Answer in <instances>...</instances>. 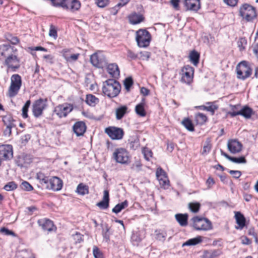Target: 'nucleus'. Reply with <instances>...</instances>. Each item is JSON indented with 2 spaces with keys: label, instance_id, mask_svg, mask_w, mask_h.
Here are the masks:
<instances>
[{
  "label": "nucleus",
  "instance_id": "nucleus-1",
  "mask_svg": "<svg viewBox=\"0 0 258 258\" xmlns=\"http://www.w3.org/2000/svg\"><path fill=\"white\" fill-rule=\"evenodd\" d=\"M0 60H3V64L7 71L16 72L21 66V58L18 49L10 44L0 45Z\"/></svg>",
  "mask_w": 258,
  "mask_h": 258
},
{
  "label": "nucleus",
  "instance_id": "nucleus-2",
  "mask_svg": "<svg viewBox=\"0 0 258 258\" xmlns=\"http://www.w3.org/2000/svg\"><path fill=\"white\" fill-rule=\"evenodd\" d=\"M238 16L245 22H253L257 17L256 8L247 3L241 4L238 11Z\"/></svg>",
  "mask_w": 258,
  "mask_h": 258
},
{
  "label": "nucleus",
  "instance_id": "nucleus-3",
  "mask_svg": "<svg viewBox=\"0 0 258 258\" xmlns=\"http://www.w3.org/2000/svg\"><path fill=\"white\" fill-rule=\"evenodd\" d=\"M102 92L109 98H114L118 96L121 90L120 83L114 79H108L103 83Z\"/></svg>",
  "mask_w": 258,
  "mask_h": 258
},
{
  "label": "nucleus",
  "instance_id": "nucleus-4",
  "mask_svg": "<svg viewBox=\"0 0 258 258\" xmlns=\"http://www.w3.org/2000/svg\"><path fill=\"white\" fill-rule=\"evenodd\" d=\"M52 5L56 7H61L63 10L74 13L79 11L81 7L79 0H55Z\"/></svg>",
  "mask_w": 258,
  "mask_h": 258
},
{
  "label": "nucleus",
  "instance_id": "nucleus-5",
  "mask_svg": "<svg viewBox=\"0 0 258 258\" xmlns=\"http://www.w3.org/2000/svg\"><path fill=\"white\" fill-rule=\"evenodd\" d=\"M152 40L151 33L146 29H140L136 32V41L141 48H146L150 45Z\"/></svg>",
  "mask_w": 258,
  "mask_h": 258
},
{
  "label": "nucleus",
  "instance_id": "nucleus-6",
  "mask_svg": "<svg viewBox=\"0 0 258 258\" xmlns=\"http://www.w3.org/2000/svg\"><path fill=\"white\" fill-rule=\"evenodd\" d=\"M22 84L21 77L19 74H14L11 77L10 85L7 92V96L13 98L18 95Z\"/></svg>",
  "mask_w": 258,
  "mask_h": 258
},
{
  "label": "nucleus",
  "instance_id": "nucleus-7",
  "mask_svg": "<svg viewBox=\"0 0 258 258\" xmlns=\"http://www.w3.org/2000/svg\"><path fill=\"white\" fill-rule=\"evenodd\" d=\"M192 227L197 231H208L212 229L211 222L207 218L196 216L191 219Z\"/></svg>",
  "mask_w": 258,
  "mask_h": 258
},
{
  "label": "nucleus",
  "instance_id": "nucleus-8",
  "mask_svg": "<svg viewBox=\"0 0 258 258\" xmlns=\"http://www.w3.org/2000/svg\"><path fill=\"white\" fill-rule=\"evenodd\" d=\"M194 73L195 69L193 67L189 65L183 66L179 73L180 76V81L186 85H190L193 82Z\"/></svg>",
  "mask_w": 258,
  "mask_h": 258
},
{
  "label": "nucleus",
  "instance_id": "nucleus-9",
  "mask_svg": "<svg viewBox=\"0 0 258 258\" xmlns=\"http://www.w3.org/2000/svg\"><path fill=\"white\" fill-rule=\"evenodd\" d=\"M236 71L237 78L242 80L248 78L252 74V69L246 61L239 63L236 66Z\"/></svg>",
  "mask_w": 258,
  "mask_h": 258
},
{
  "label": "nucleus",
  "instance_id": "nucleus-10",
  "mask_svg": "<svg viewBox=\"0 0 258 258\" xmlns=\"http://www.w3.org/2000/svg\"><path fill=\"white\" fill-rule=\"evenodd\" d=\"M112 157L117 163L121 164H127L130 161L129 153L123 148L115 149L113 153Z\"/></svg>",
  "mask_w": 258,
  "mask_h": 258
},
{
  "label": "nucleus",
  "instance_id": "nucleus-11",
  "mask_svg": "<svg viewBox=\"0 0 258 258\" xmlns=\"http://www.w3.org/2000/svg\"><path fill=\"white\" fill-rule=\"evenodd\" d=\"M37 223L42 230L47 234L55 233L57 231V227L54 222L48 218L39 219L37 220Z\"/></svg>",
  "mask_w": 258,
  "mask_h": 258
},
{
  "label": "nucleus",
  "instance_id": "nucleus-12",
  "mask_svg": "<svg viewBox=\"0 0 258 258\" xmlns=\"http://www.w3.org/2000/svg\"><path fill=\"white\" fill-rule=\"evenodd\" d=\"M74 109L72 104L64 103L56 106L53 110V115H56L59 118L66 117Z\"/></svg>",
  "mask_w": 258,
  "mask_h": 258
},
{
  "label": "nucleus",
  "instance_id": "nucleus-13",
  "mask_svg": "<svg viewBox=\"0 0 258 258\" xmlns=\"http://www.w3.org/2000/svg\"><path fill=\"white\" fill-rule=\"evenodd\" d=\"M47 98H40L36 100L32 105V113L34 117L38 118L41 116L43 111L47 106Z\"/></svg>",
  "mask_w": 258,
  "mask_h": 258
},
{
  "label": "nucleus",
  "instance_id": "nucleus-14",
  "mask_svg": "<svg viewBox=\"0 0 258 258\" xmlns=\"http://www.w3.org/2000/svg\"><path fill=\"white\" fill-rule=\"evenodd\" d=\"M2 122L5 128L4 130V135L10 137L12 135V129L16 127V120L11 114H6L2 116Z\"/></svg>",
  "mask_w": 258,
  "mask_h": 258
},
{
  "label": "nucleus",
  "instance_id": "nucleus-15",
  "mask_svg": "<svg viewBox=\"0 0 258 258\" xmlns=\"http://www.w3.org/2000/svg\"><path fill=\"white\" fill-rule=\"evenodd\" d=\"M104 131L109 137L113 140H121L124 135L123 130L121 128L115 126H108L105 128Z\"/></svg>",
  "mask_w": 258,
  "mask_h": 258
},
{
  "label": "nucleus",
  "instance_id": "nucleus-16",
  "mask_svg": "<svg viewBox=\"0 0 258 258\" xmlns=\"http://www.w3.org/2000/svg\"><path fill=\"white\" fill-rule=\"evenodd\" d=\"M156 176L162 188L164 189L169 188L170 181L166 173L161 168L157 169Z\"/></svg>",
  "mask_w": 258,
  "mask_h": 258
},
{
  "label": "nucleus",
  "instance_id": "nucleus-17",
  "mask_svg": "<svg viewBox=\"0 0 258 258\" xmlns=\"http://www.w3.org/2000/svg\"><path fill=\"white\" fill-rule=\"evenodd\" d=\"M13 156V147L10 145L0 146V161H6L12 158Z\"/></svg>",
  "mask_w": 258,
  "mask_h": 258
},
{
  "label": "nucleus",
  "instance_id": "nucleus-18",
  "mask_svg": "<svg viewBox=\"0 0 258 258\" xmlns=\"http://www.w3.org/2000/svg\"><path fill=\"white\" fill-rule=\"evenodd\" d=\"M242 144L237 139H230L227 142L228 151L232 154L240 153L242 149Z\"/></svg>",
  "mask_w": 258,
  "mask_h": 258
},
{
  "label": "nucleus",
  "instance_id": "nucleus-19",
  "mask_svg": "<svg viewBox=\"0 0 258 258\" xmlns=\"http://www.w3.org/2000/svg\"><path fill=\"white\" fill-rule=\"evenodd\" d=\"M227 114L231 117H233L237 115H240L246 119H249L254 114L252 109L247 106H244L242 108L237 111L228 112Z\"/></svg>",
  "mask_w": 258,
  "mask_h": 258
},
{
  "label": "nucleus",
  "instance_id": "nucleus-20",
  "mask_svg": "<svg viewBox=\"0 0 258 258\" xmlns=\"http://www.w3.org/2000/svg\"><path fill=\"white\" fill-rule=\"evenodd\" d=\"M183 3L186 11L197 12L201 9L200 0H184Z\"/></svg>",
  "mask_w": 258,
  "mask_h": 258
},
{
  "label": "nucleus",
  "instance_id": "nucleus-21",
  "mask_svg": "<svg viewBox=\"0 0 258 258\" xmlns=\"http://www.w3.org/2000/svg\"><path fill=\"white\" fill-rule=\"evenodd\" d=\"M62 186V180L60 178L54 176L50 177V183L47 187V189L57 191L61 189Z\"/></svg>",
  "mask_w": 258,
  "mask_h": 258
},
{
  "label": "nucleus",
  "instance_id": "nucleus-22",
  "mask_svg": "<svg viewBox=\"0 0 258 258\" xmlns=\"http://www.w3.org/2000/svg\"><path fill=\"white\" fill-rule=\"evenodd\" d=\"M106 71L113 79H118L120 77V70L116 63H109L106 67Z\"/></svg>",
  "mask_w": 258,
  "mask_h": 258
},
{
  "label": "nucleus",
  "instance_id": "nucleus-23",
  "mask_svg": "<svg viewBox=\"0 0 258 258\" xmlns=\"http://www.w3.org/2000/svg\"><path fill=\"white\" fill-rule=\"evenodd\" d=\"M127 19L131 24L137 25L144 22L145 18L143 14L134 12L127 16Z\"/></svg>",
  "mask_w": 258,
  "mask_h": 258
},
{
  "label": "nucleus",
  "instance_id": "nucleus-24",
  "mask_svg": "<svg viewBox=\"0 0 258 258\" xmlns=\"http://www.w3.org/2000/svg\"><path fill=\"white\" fill-rule=\"evenodd\" d=\"M87 126L85 122L78 121L76 122L73 126V130L77 137L83 136L86 132Z\"/></svg>",
  "mask_w": 258,
  "mask_h": 258
},
{
  "label": "nucleus",
  "instance_id": "nucleus-25",
  "mask_svg": "<svg viewBox=\"0 0 258 258\" xmlns=\"http://www.w3.org/2000/svg\"><path fill=\"white\" fill-rule=\"evenodd\" d=\"M234 213V218L237 224L235 229L241 230L246 226V219L240 212H235Z\"/></svg>",
  "mask_w": 258,
  "mask_h": 258
},
{
  "label": "nucleus",
  "instance_id": "nucleus-26",
  "mask_svg": "<svg viewBox=\"0 0 258 258\" xmlns=\"http://www.w3.org/2000/svg\"><path fill=\"white\" fill-rule=\"evenodd\" d=\"M222 253V250L219 249L204 250L201 257L202 258H217Z\"/></svg>",
  "mask_w": 258,
  "mask_h": 258
},
{
  "label": "nucleus",
  "instance_id": "nucleus-27",
  "mask_svg": "<svg viewBox=\"0 0 258 258\" xmlns=\"http://www.w3.org/2000/svg\"><path fill=\"white\" fill-rule=\"evenodd\" d=\"M96 206L100 209H107L109 206V194L107 190H105L103 192V200L97 203Z\"/></svg>",
  "mask_w": 258,
  "mask_h": 258
},
{
  "label": "nucleus",
  "instance_id": "nucleus-28",
  "mask_svg": "<svg viewBox=\"0 0 258 258\" xmlns=\"http://www.w3.org/2000/svg\"><path fill=\"white\" fill-rule=\"evenodd\" d=\"M175 218L181 226L185 227L188 225V215L187 214H176L175 215Z\"/></svg>",
  "mask_w": 258,
  "mask_h": 258
},
{
  "label": "nucleus",
  "instance_id": "nucleus-29",
  "mask_svg": "<svg viewBox=\"0 0 258 258\" xmlns=\"http://www.w3.org/2000/svg\"><path fill=\"white\" fill-rule=\"evenodd\" d=\"M206 105H202L200 108L204 110L209 111L212 115L215 114V112L218 109V106L215 104V102H208Z\"/></svg>",
  "mask_w": 258,
  "mask_h": 258
},
{
  "label": "nucleus",
  "instance_id": "nucleus-30",
  "mask_svg": "<svg viewBox=\"0 0 258 258\" xmlns=\"http://www.w3.org/2000/svg\"><path fill=\"white\" fill-rule=\"evenodd\" d=\"M221 154L226 158L233 162L236 163H245L246 162V160L244 156H241L238 158L232 157L222 150H221Z\"/></svg>",
  "mask_w": 258,
  "mask_h": 258
},
{
  "label": "nucleus",
  "instance_id": "nucleus-31",
  "mask_svg": "<svg viewBox=\"0 0 258 258\" xmlns=\"http://www.w3.org/2000/svg\"><path fill=\"white\" fill-rule=\"evenodd\" d=\"M128 107L126 105H121L115 110V117L117 120L122 119L125 114L128 112Z\"/></svg>",
  "mask_w": 258,
  "mask_h": 258
},
{
  "label": "nucleus",
  "instance_id": "nucleus-32",
  "mask_svg": "<svg viewBox=\"0 0 258 258\" xmlns=\"http://www.w3.org/2000/svg\"><path fill=\"white\" fill-rule=\"evenodd\" d=\"M85 102L87 105L91 107H95L99 102V99L95 95L88 94L86 96Z\"/></svg>",
  "mask_w": 258,
  "mask_h": 258
},
{
  "label": "nucleus",
  "instance_id": "nucleus-33",
  "mask_svg": "<svg viewBox=\"0 0 258 258\" xmlns=\"http://www.w3.org/2000/svg\"><path fill=\"white\" fill-rule=\"evenodd\" d=\"M76 192L81 196L88 195L89 193V187L83 183H80L76 188Z\"/></svg>",
  "mask_w": 258,
  "mask_h": 258
},
{
  "label": "nucleus",
  "instance_id": "nucleus-34",
  "mask_svg": "<svg viewBox=\"0 0 258 258\" xmlns=\"http://www.w3.org/2000/svg\"><path fill=\"white\" fill-rule=\"evenodd\" d=\"M70 52V50L68 49H64L62 51V55L68 61H76L79 56V53L73 54L70 56H68V53Z\"/></svg>",
  "mask_w": 258,
  "mask_h": 258
},
{
  "label": "nucleus",
  "instance_id": "nucleus-35",
  "mask_svg": "<svg viewBox=\"0 0 258 258\" xmlns=\"http://www.w3.org/2000/svg\"><path fill=\"white\" fill-rule=\"evenodd\" d=\"M195 121L197 124L203 125L208 121V117L203 113L198 112L195 115Z\"/></svg>",
  "mask_w": 258,
  "mask_h": 258
},
{
  "label": "nucleus",
  "instance_id": "nucleus-36",
  "mask_svg": "<svg viewBox=\"0 0 258 258\" xmlns=\"http://www.w3.org/2000/svg\"><path fill=\"white\" fill-rule=\"evenodd\" d=\"M181 124L189 132L195 131V126L192 120L188 117H185L183 119Z\"/></svg>",
  "mask_w": 258,
  "mask_h": 258
},
{
  "label": "nucleus",
  "instance_id": "nucleus-37",
  "mask_svg": "<svg viewBox=\"0 0 258 258\" xmlns=\"http://www.w3.org/2000/svg\"><path fill=\"white\" fill-rule=\"evenodd\" d=\"M200 55V53L195 50L191 51L189 54L190 61L195 65L197 66L199 63Z\"/></svg>",
  "mask_w": 258,
  "mask_h": 258
},
{
  "label": "nucleus",
  "instance_id": "nucleus-38",
  "mask_svg": "<svg viewBox=\"0 0 258 258\" xmlns=\"http://www.w3.org/2000/svg\"><path fill=\"white\" fill-rule=\"evenodd\" d=\"M145 104L144 102H141L136 106V113L141 117H144L146 115V111L145 109Z\"/></svg>",
  "mask_w": 258,
  "mask_h": 258
},
{
  "label": "nucleus",
  "instance_id": "nucleus-39",
  "mask_svg": "<svg viewBox=\"0 0 258 258\" xmlns=\"http://www.w3.org/2000/svg\"><path fill=\"white\" fill-rule=\"evenodd\" d=\"M203 241L202 237L198 236L195 238H191L187 240L183 244V246L187 245H197Z\"/></svg>",
  "mask_w": 258,
  "mask_h": 258
},
{
  "label": "nucleus",
  "instance_id": "nucleus-40",
  "mask_svg": "<svg viewBox=\"0 0 258 258\" xmlns=\"http://www.w3.org/2000/svg\"><path fill=\"white\" fill-rule=\"evenodd\" d=\"M6 40L12 45H17L20 43V40L17 36H15L10 33H7L5 35Z\"/></svg>",
  "mask_w": 258,
  "mask_h": 258
},
{
  "label": "nucleus",
  "instance_id": "nucleus-41",
  "mask_svg": "<svg viewBox=\"0 0 258 258\" xmlns=\"http://www.w3.org/2000/svg\"><path fill=\"white\" fill-rule=\"evenodd\" d=\"M128 205V202L125 200L121 203L117 204L112 210V211L116 214L119 213L122 210L126 208Z\"/></svg>",
  "mask_w": 258,
  "mask_h": 258
},
{
  "label": "nucleus",
  "instance_id": "nucleus-42",
  "mask_svg": "<svg viewBox=\"0 0 258 258\" xmlns=\"http://www.w3.org/2000/svg\"><path fill=\"white\" fill-rule=\"evenodd\" d=\"M131 0H120V2L111 8L113 15H116L120 8L127 5Z\"/></svg>",
  "mask_w": 258,
  "mask_h": 258
},
{
  "label": "nucleus",
  "instance_id": "nucleus-43",
  "mask_svg": "<svg viewBox=\"0 0 258 258\" xmlns=\"http://www.w3.org/2000/svg\"><path fill=\"white\" fill-rule=\"evenodd\" d=\"M90 61L93 66L98 68L101 67L102 61L97 54H93L91 56Z\"/></svg>",
  "mask_w": 258,
  "mask_h": 258
},
{
  "label": "nucleus",
  "instance_id": "nucleus-44",
  "mask_svg": "<svg viewBox=\"0 0 258 258\" xmlns=\"http://www.w3.org/2000/svg\"><path fill=\"white\" fill-rule=\"evenodd\" d=\"M201 206V204L199 202H190L188 204L189 209L194 213H197L199 211Z\"/></svg>",
  "mask_w": 258,
  "mask_h": 258
},
{
  "label": "nucleus",
  "instance_id": "nucleus-45",
  "mask_svg": "<svg viewBox=\"0 0 258 258\" xmlns=\"http://www.w3.org/2000/svg\"><path fill=\"white\" fill-rule=\"evenodd\" d=\"M212 147L211 141L210 139H207L206 141L205 144L203 146V151L202 152V155H206L209 153Z\"/></svg>",
  "mask_w": 258,
  "mask_h": 258
},
{
  "label": "nucleus",
  "instance_id": "nucleus-46",
  "mask_svg": "<svg viewBox=\"0 0 258 258\" xmlns=\"http://www.w3.org/2000/svg\"><path fill=\"white\" fill-rule=\"evenodd\" d=\"M134 84V81L131 77L125 78L123 81V85L125 90L129 92L131 90V87Z\"/></svg>",
  "mask_w": 258,
  "mask_h": 258
},
{
  "label": "nucleus",
  "instance_id": "nucleus-47",
  "mask_svg": "<svg viewBox=\"0 0 258 258\" xmlns=\"http://www.w3.org/2000/svg\"><path fill=\"white\" fill-rule=\"evenodd\" d=\"M142 153L144 155L145 159L147 161H150L151 158L153 157V152L151 149L147 147H144L142 151Z\"/></svg>",
  "mask_w": 258,
  "mask_h": 258
},
{
  "label": "nucleus",
  "instance_id": "nucleus-48",
  "mask_svg": "<svg viewBox=\"0 0 258 258\" xmlns=\"http://www.w3.org/2000/svg\"><path fill=\"white\" fill-rule=\"evenodd\" d=\"M31 104V100H27L22 108V115L24 118H27L28 117V112L29 108Z\"/></svg>",
  "mask_w": 258,
  "mask_h": 258
},
{
  "label": "nucleus",
  "instance_id": "nucleus-49",
  "mask_svg": "<svg viewBox=\"0 0 258 258\" xmlns=\"http://www.w3.org/2000/svg\"><path fill=\"white\" fill-rule=\"evenodd\" d=\"M17 187L18 185L15 182L10 181L4 186V189L6 191H12L15 190Z\"/></svg>",
  "mask_w": 258,
  "mask_h": 258
},
{
  "label": "nucleus",
  "instance_id": "nucleus-50",
  "mask_svg": "<svg viewBox=\"0 0 258 258\" xmlns=\"http://www.w3.org/2000/svg\"><path fill=\"white\" fill-rule=\"evenodd\" d=\"M49 35V36L52 37L54 39H56L57 37V28L52 24L50 25Z\"/></svg>",
  "mask_w": 258,
  "mask_h": 258
},
{
  "label": "nucleus",
  "instance_id": "nucleus-51",
  "mask_svg": "<svg viewBox=\"0 0 258 258\" xmlns=\"http://www.w3.org/2000/svg\"><path fill=\"white\" fill-rule=\"evenodd\" d=\"M109 0H95V4L100 8L107 7L109 4Z\"/></svg>",
  "mask_w": 258,
  "mask_h": 258
},
{
  "label": "nucleus",
  "instance_id": "nucleus-52",
  "mask_svg": "<svg viewBox=\"0 0 258 258\" xmlns=\"http://www.w3.org/2000/svg\"><path fill=\"white\" fill-rule=\"evenodd\" d=\"M21 186L22 189L26 191H30L33 189V186L28 181H23Z\"/></svg>",
  "mask_w": 258,
  "mask_h": 258
},
{
  "label": "nucleus",
  "instance_id": "nucleus-53",
  "mask_svg": "<svg viewBox=\"0 0 258 258\" xmlns=\"http://www.w3.org/2000/svg\"><path fill=\"white\" fill-rule=\"evenodd\" d=\"M140 146V140L138 139H135L130 143V148L133 150L138 149Z\"/></svg>",
  "mask_w": 258,
  "mask_h": 258
},
{
  "label": "nucleus",
  "instance_id": "nucleus-54",
  "mask_svg": "<svg viewBox=\"0 0 258 258\" xmlns=\"http://www.w3.org/2000/svg\"><path fill=\"white\" fill-rule=\"evenodd\" d=\"M0 233L4 234L6 235H11L13 236H16V234L12 230L8 229V228L3 227L0 229Z\"/></svg>",
  "mask_w": 258,
  "mask_h": 258
},
{
  "label": "nucleus",
  "instance_id": "nucleus-55",
  "mask_svg": "<svg viewBox=\"0 0 258 258\" xmlns=\"http://www.w3.org/2000/svg\"><path fill=\"white\" fill-rule=\"evenodd\" d=\"M93 252L95 258H104L102 252L97 246L93 247Z\"/></svg>",
  "mask_w": 258,
  "mask_h": 258
},
{
  "label": "nucleus",
  "instance_id": "nucleus-56",
  "mask_svg": "<svg viewBox=\"0 0 258 258\" xmlns=\"http://www.w3.org/2000/svg\"><path fill=\"white\" fill-rule=\"evenodd\" d=\"M247 44L246 40L243 38H241L237 42L238 46L240 51H242L245 49V45Z\"/></svg>",
  "mask_w": 258,
  "mask_h": 258
},
{
  "label": "nucleus",
  "instance_id": "nucleus-57",
  "mask_svg": "<svg viewBox=\"0 0 258 258\" xmlns=\"http://www.w3.org/2000/svg\"><path fill=\"white\" fill-rule=\"evenodd\" d=\"M127 57L131 60H135L138 58V54L131 49H128L127 50Z\"/></svg>",
  "mask_w": 258,
  "mask_h": 258
},
{
  "label": "nucleus",
  "instance_id": "nucleus-58",
  "mask_svg": "<svg viewBox=\"0 0 258 258\" xmlns=\"http://www.w3.org/2000/svg\"><path fill=\"white\" fill-rule=\"evenodd\" d=\"M223 2L226 5L233 8L237 5L239 0H223Z\"/></svg>",
  "mask_w": 258,
  "mask_h": 258
},
{
  "label": "nucleus",
  "instance_id": "nucleus-59",
  "mask_svg": "<svg viewBox=\"0 0 258 258\" xmlns=\"http://www.w3.org/2000/svg\"><path fill=\"white\" fill-rule=\"evenodd\" d=\"M206 184L207 188L210 189L215 184V181L211 176H209L206 181Z\"/></svg>",
  "mask_w": 258,
  "mask_h": 258
},
{
  "label": "nucleus",
  "instance_id": "nucleus-60",
  "mask_svg": "<svg viewBox=\"0 0 258 258\" xmlns=\"http://www.w3.org/2000/svg\"><path fill=\"white\" fill-rule=\"evenodd\" d=\"M180 0H170V4L175 10L179 11L180 10Z\"/></svg>",
  "mask_w": 258,
  "mask_h": 258
},
{
  "label": "nucleus",
  "instance_id": "nucleus-61",
  "mask_svg": "<svg viewBox=\"0 0 258 258\" xmlns=\"http://www.w3.org/2000/svg\"><path fill=\"white\" fill-rule=\"evenodd\" d=\"M48 176H46L44 173L39 172L37 173L36 178L39 180V183L43 181L44 179L47 178Z\"/></svg>",
  "mask_w": 258,
  "mask_h": 258
},
{
  "label": "nucleus",
  "instance_id": "nucleus-62",
  "mask_svg": "<svg viewBox=\"0 0 258 258\" xmlns=\"http://www.w3.org/2000/svg\"><path fill=\"white\" fill-rule=\"evenodd\" d=\"M43 58L45 59L46 62L53 64L54 63V56L50 54L44 55Z\"/></svg>",
  "mask_w": 258,
  "mask_h": 258
},
{
  "label": "nucleus",
  "instance_id": "nucleus-63",
  "mask_svg": "<svg viewBox=\"0 0 258 258\" xmlns=\"http://www.w3.org/2000/svg\"><path fill=\"white\" fill-rule=\"evenodd\" d=\"M142 166V164L141 160L139 159L138 160L135 161V162L133 164L132 168V169H140Z\"/></svg>",
  "mask_w": 258,
  "mask_h": 258
},
{
  "label": "nucleus",
  "instance_id": "nucleus-64",
  "mask_svg": "<svg viewBox=\"0 0 258 258\" xmlns=\"http://www.w3.org/2000/svg\"><path fill=\"white\" fill-rule=\"evenodd\" d=\"M252 48L253 53L258 59V42H256V41H255V43L252 45Z\"/></svg>",
  "mask_w": 258,
  "mask_h": 258
}]
</instances>
